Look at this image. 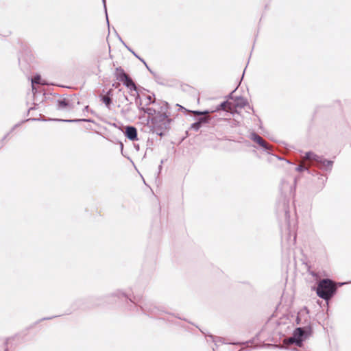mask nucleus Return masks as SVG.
<instances>
[{
	"label": "nucleus",
	"mask_w": 351,
	"mask_h": 351,
	"mask_svg": "<svg viewBox=\"0 0 351 351\" xmlns=\"http://www.w3.org/2000/svg\"><path fill=\"white\" fill-rule=\"evenodd\" d=\"M335 291V285L329 279L321 280L317 288V295L325 300L330 299Z\"/></svg>",
	"instance_id": "f257e3e1"
},
{
	"label": "nucleus",
	"mask_w": 351,
	"mask_h": 351,
	"mask_svg": "<svg viewBox=\"0 0 351 351\" xmlns=\"http://www.w3.org/2000/svg\"><path fill=\"white\" fill-rule=\"evenodd\" d=\"M164 105L165 107L161 108V112H158L153 118L155 127L161 130H168L171 121L167 115L166 112L163 110V108L166 109L167 108V103H165Z\"/></svg>",
	"instance_id": "f03ea898"
},
{
	"label": "nucleus",
	"mask_w": 351,
	"mask_h": 351,
	"mask_svg": "<svg viewBox=\"0 0 351 351\" xmlns=\"http://www.w3.org/2000/svg\"><path fill=\"white\" fill-rule=\"evenodd\" d=\"M306 158L308 160H314L317 162L319 167L329 170L332 165V161L324 159L323 155H306Z\"/></svg>",
	"instance_id": "7ed1b4c3"
},
{
	"label": "nucleus",
	"mask_w": 351,
	"mask_h": 351,
	"mask_svg": "<svg viewBox=\"0 0 351 351\" xmlns=\"http://www.w3.org/2000/svg\"><path fill=\"white\" fill-rule=\"evenodd\" d=\"M304 331L302 328H297L293 333V336L289 337L288 342L289 343H295L298 346L300 347L302 345L303 336Z\"/></svg>",
	"instance_id": "20e7f679"
},
{
	"label": "nucleus",
	"mask_w": 351,
	"mask_h": 351,
	"mask_svg": "<svg viewBox=\"0 0 351 351\" xmlns=\"http://www.w3.org/2000/svg\"><path fill=\"white\" fill-rule=\"evenodd\" d=\"M251 139L260 146L263 147L266 151H272L271 146L258 134L252 133L251 134Z\"/></svg>",
	"instance_id": "39448f33"
},
{
	"label": "nucleus",
	"mask_w": 351,
	"mask_h": 351,
	"mask_svg": "<svg viewBox=\"0 0 351 351\" xmlns=\"http://www.w3.org/2000/svg\"><path fill=\"white\" fill-rule=\"evenodd\" d=\"M125 136L131 140L134 141L137 139V130L134 126H127L125 131Z\"/></svg>",
	"instance_id": "423d86ee"
},
{
	"label": "nucleus",
	"mask_w": 351,
	"mask_h": 351,
	"mask_svg": "<svg viewBox=\"0 0 351 351\" xmlns=\"http://www.w3.org/2000/svg\"><path fill=\"white\" fill-rule=\"evenodd\" d=\"M139 98V95L138 93L136 94V105L138 106V108L140 110L143 111L144 113H146L149 115H156V110L155 109H154L153 108H144V107H141V105H142V103L141 101L140 102H138V99Z\"/></svg>",
	"instance_id": "0eeeda50"
},
{
	"label": "nucleus",
	"mask_w": 351,
	"mask_h": 351,
	"mask_svg": "<svg viewBox=\"0 0 351 351\" xmlns=\"http://www.w3.org/2000/svg\"><path fill=\"white\" fill-rule=\"evenodd\" d=\"M220 110H226L230 112L231 114H233L232 102H229L228 101H223L215 110H213V112H215Z\"/></svg>",
	"instance_id": "6e6552de"
},
{
	"label": "nucleus",
	"mask_w": 351,
	"mask_h": 351,
	"mask_svg": "<svg viewBox=\"0 0 351 351\" xmlns=\"http://www.w3.org/2000/svg\"><path fill=\"white\" fill-rule=\"evenodd\" d=\"M247 104V101L243 97H237L234 101L232 103V111L233 114L237 112L236 108H243L245 106H246Z\"/></svg>",
	"instance_id": "1a4fd4ad"
},
{
	"label": "nucleus",
	"mask_w": 351,
	"mask_h": 351,
	"mask_svg": "<svg viewBox=\"0 0 351 351\" xmlns=\"http://www.w3.org/2000/svg\"><path fill=\"white\" fill-rule=\"evenodd\" d=\"M57 108L60 110H69L71 108L69 101L64 98L57 101Z\"/></svg>",
	"instance_id": "9d476101"
},
{
	"label": "nucleus",
	"mask_w": 351,
	"mask_h": 351,
	"mask_svg": "<svg viewBox=\"0 0 351 351\" xmlns=\"http://www.w3.org/2000/svg\"><path fill=\"white\" fill-rule=\"evenodd\" d=\"M121 82L130 90L136 91V88H137L136 86L129 75H128L125 78H124Z\"/></svg>",
	"instance_id": "9b49d317"
},
{
	"label": "nucleus",
	"mask_w": 351,
	"mask_h": 351,
	"mask_svg": "<svg viewBox=\"0 0 351 351\" xmlns=\"http://www.w3.org/2000/svg\"><path fill=\"white\" fill-rule=\"evenodd\" d=\"M271 162H274L276 165L283 166L284 163L289 164V161L288 160L282 159L279 156V155L275 154L271 155V158L269 159Z\"/></svg>",
	"instance_id": "f8f14e48"
},
{
	"label": "nucleus",
	"mask_w": 351,
	"mask_h": 351,
	"mask_svg": "<svg viewBox=\"0 0 351 351\" xmlns=\"http://www.w3.org/2000/svg\"><path fill=\"white\" fill-rule=\"evenodd\" d=\"M114 75L117 80L120 82L128 75L121 66L116 69Z\"/></svg>",
	"instance_id": "ddd939ff"
},
{
	"label": "nucleus",
	"mask_w": 351,
	"mask_h": 351,
	"mask_svg": "<svg viewBox=\"0 0 351 351\" xmlns=\"http://www.w3.org/2000/svg\"><path fill=\"white\" fill-rule=\"evenodd\" d=\"M110 93H111V90H108L106 95L101 96V101L104 103V104L108 109H110V106L112 104V99L110 97Z\"/></svg>",
	"instance_id": "4468645a"
},
{
	"label": "nucleus",
	"mask_w": 351,
	"mask_h": 351,
	"mask_svg": "<svg viewBox=\"0 0 351 351\" xmlns=\"http://www.w3.org/2000/svg\"><path fill=\"white\" fill-rule=\"evenodd\" d=\"M35 84H45V82L41 81L40 75H37L33 79H32V86L33 91L36 89L34 86Z\"/></svg>",
	"instance_id": "2eb2a0df"
},
{
	"label": "nucleus",
	"mask_w": 351,
	"mask_h": 351,
	"mask_svg": "<svg viewBox=\"0 0 351 351\" xmlns=\"http://www.w3.org/2000/svg\"><path fill=\"white\" fill-rule=\"evenodd\" d=\"M210 119V117L208 116V114H207V115H203V117H199L197 119V121L202 125L204 123H208Z\"/></svg>",
	"instance_id": "dca6fc26"
},
{
	"label": "nucleus",
	"mask_w": 351,
	"mask_h": 351,
	"mask_svg": "<svg viewBox=\"0 0 351 351\" xmlns=\"http://www.w3.org/2000/svg\"><path fill=\"white\" fill-rule=\"evenodd\" d=\"M119 40H120V41H121L123 45H124V46H125V47H127V49H128L130 51H131V52L134 54V56L135 57H136L137 58H138L141 62H143L144 63V64H145V66H147V64H146V62L144 61V60H143V59L141 58H140V57H139V56H138V55H137L134 51H133L131 49H130V48H129V47L125 45V43L122 40V39L121 38V37H119Z\"/></svg>",
	"instance_id": "f3484780"
},
{
	"label": "nucleus",
	"mask_w": 351,
	"mask_h": 351,
	"mask_svg": "<svg viewBox=\"0 0 351 351\" xmlns=\"http://www.w3.org/2000/svg\"><path fill=\"white\" fill-rule=\"evenodd\" d=\"M211 112H213V110H204V111L195 110V111H193V114L197 115V116L207 115Z\"/></svg>",
	"instance_id": "a211bd4d"
},
{
	"label": "nucleus",
	"mask_w": 351,
	"mask_h": 351,
	"mask_svg": "<svg viewBox=\"0 0 351 351\" xmlns=\"http://www.w3.org/2000/svg\"><path fill=\"white\" fill-rule=\"evenodd\" d=\"M201 127L202 125L197 121L191 125V128L195 131H198Z\"/></svg>",
	"instance_id": "6ab92c4d"
},
{
	"label": "nucleus",
	"mask_w": 351,
	"mask_h": 351,
	"mask_svg": "<svg viewBox=\"0 0 351 351\" xmlns=\"http://www.w3.org/2000/svg\"><path fill=\"white\" fill-rule=\"evenodd\" d=\"M58 121H64V122H77V121H89L87 119H71V120H64V119H57Z\"/></svg>",
	"instance_id": "aec40b11"
},
{
	"label": "nucleus",
	"mask_w": 351,
	"mask_h": 351,
	"mask_svg": "<svg viewBox=\"0 0 351 351\" xmlns=\"http://www.w3.org/2000/svg\"><path fill=\"white\" fill-rule=\"evenodd\" d=\"M130 105L131 104H129L128 105H126L122 110V112L124 113L125 114H128V112L130 110Z\"/></svg>",
	"instance_id": "412c9836"
},
{
	"label": "nucleus",
	"mask_w": 351,
	"mask_h": 351,
	"mask_svg": "<svg viewBox=\"0 0 351 351\" xmlns=\"http://www.w3.org/2000/svg\"><path fill=\"white\" fill-rule=\"evenodd\" d=\"M295 170L298 171H302L303 170H307V167L303 165H300L295 167Z\"/></svg>",
	"instance_id": "4be33fe9"
},
{
	"label": "nucleus",
	"mask_w": 351,
	"mask_h": 351,
	"mask_svg": "<svg viewBox=\"0 0 351 351\" xmlns=\"http://www.w3.org/2000/svg\"><path fill=\"white\" fill-rule=\"evenodd\" d=\"M145 99L147 100L146 105H149L151 103L154 102V101H152V97L151 95H147L145 97Z\"/></svg>",
	"instance_id": "5701e85b"
},
{
	"label": "nucleus",
	"mask_w": 351,
	"mask_h": 351,
	"mask_svg": "<svg viewBox=\"0 0 351 351\" xmlns=\"http://www.w3.org/2000/svg\"><path fill=\"white\" fill-rule=\"evenodd\" d=\"M102 2H103V4H104V6L105 12H106V14L107 23H108V24H109L108 19V14H107V9H106V0H102Z\"/></svg>",
	"instance_id": "b1692460"
},
{
	"label": "nucleus",
	"mask_w": 351,
	"mask_h": 351,
	"mask_svg": "<svg viewBox=\"0 0 351 351\" xmlns=\"http://www.w3.org/2000/svg\"><path fill=\"white\" fill-rule=\"evenodd\" d=\"M304 154H313V153L312 152H311V151H308V152H304Z\"/></svg>",
	"instance_id": "393cba45"
},
{
	"label": "nucleus",
	"mask_w": 351,
	"mask_h": 351,
	"mask_svg": "<svg viewBox=\"0 0 351 351\" xmlns=\"http://www.w3.org/2000/svg\"><path fill=\"white\" fill-rule=\"evenodd\" d=\"M157 134L161 136V135H162V131H161V132H157Z\"/></svg>",
	"instance_id": "a878e982"
},
{
	"label": "nucleus",
	"mask_w": 351,
	"mask_h": 351,
	"mask_svg": "<svg viewBox=\"0 0 351 351\" xmlns=\"http://www.w3.org/2000/svg\"><path fill=\"white\" fill-rule=\"evenodd\" d=\"M10 133H7V134L4 136V138H5L8 135H9Z\"/></svg>",
	"instance_id": "bb28decb"
},
{
	"label": "nucleus",
	"mask_w": 351,
	"mask_h": 351,
	"mask_svg": "<svg viewBox=\"0 0 351 351\" xmlns=\"http://www.w3.org/2000/svg\"><path fill=\"white\" fill-rule=\"evenodd\" d=\"M146 67L149 69V71H151V69H149L147 65L146 66Z\"/></svg>",
	"instance_id": "cd10ccee"
},
{
	"label": "nucleus",
	"mask_w": 351,
	"mask_h": 351,
	"mask_svg": "<svg viewBox=\"0 0 351 351\" xmlns=\"http://www.w3.org/2000/svg\"><path fill=\"white\" fill-rule=\"evenodd\" d=\"M162 166L161 165L159 166V171H160V169H161Z\"/></svg>",
	"instance_id": "c85d7f7f"
},
{
	"label": "nucleus",
	"mask_w": 351,
	"mask_h": 351,
	"mask_svg": "<svg viewBox=\"0 0 351 351\" xmlns=\"http://www.w3.org/2000/svg\"><path fill=\"white\" fill-rule=\"evenodd\" d=\"M141 308H142L143 311H145V310L144 309V307H143V306H141Z\"/></svg>",
	"instance_id": "c756f323"
},
{
	"label": "nucleus",
	"mask_w": 351,
	"mask_h": 351,
	"mask_svg": "<svg viewBox=\"0 0 351 351\" xmlns=\"http://www.w3.org/2000/svg\"><path fill=\"white\" fill-rule=\"evenodd\" d=\"M5 351H8L7 350H5Z\"/></svg>",
	"instance_id": "7c9ffc66"
}]
</instances>
